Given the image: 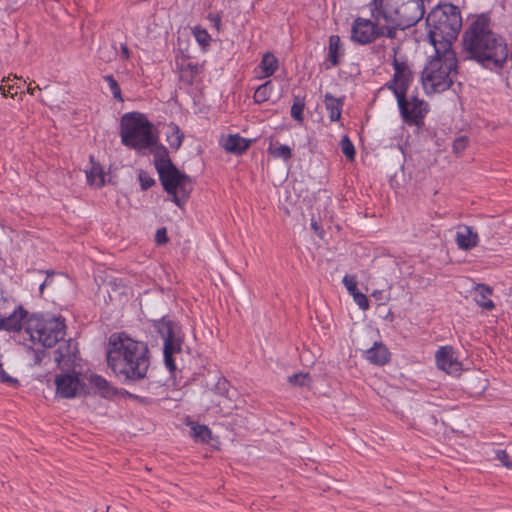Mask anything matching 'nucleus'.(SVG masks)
Segmentation results:
<instances>
[{"label": "nucleus", "instance_id": "22", "mask_svg": "<svg viewBox=\"0 0 512 512\" xmlns=\"http://www.w3.org/2000/svg\"><path fill=\"white\" fill-rule=\"evenodd\" d=\"M88 381L101 397L111 399L117 395V389L101 375L92 374Z\"/></svg>", "mask_w": 512, "mask_h": 512}, {"label": "nucleus", "instance_id": "47", "mask_svg": "<svg viewBox=\"0 0 512 512\" xmlns=\"http://www.w3.org/2000/svg\"><path fill=\"white\" fill-rule=\"evenodd\" d=\"M42 357H43V356H40V353H39V352H35V351H34V362H40V361H42Z\"/></svg>", "mask_w": 512, "mask_h": 512}, {"label": "nucleus", "instance_id": "31", "mask_svg": "<svg viewBox=\"0 0 512 512\" xmlns=\"http://www.w3.org/2000/svg\"><path fill=\"white\" fill-rule=\"evenodd\" d=\"M191 434L195 441L208 443L211 439V430L206 425H193L191 427Z\"/></svg>", "mask_w": 512, "mask_h": 512}, {"label": "nucleus", "instance_id": "44", "mask_svg": "<svg viewBox=\"0 0 512 512\" xmlns=\"http://www.w3.org/2000/svg\"><path fill=\"white\" fill-rule=\"evenodd\" d=\"M53 274H54V272H47V276H46L45 280L39 286V291L41 294L43 293V290L45 287L51 285Z\"/></svg>", "mask_w": 512, "mask_h": 512}, {"label": "nucleus", "instance_id": "21", "mask_svg": "<svg viewBox=\"0 0 512 512\" xmlns=\"http://www.w3.org/2000/svg\"><path fill=\"white\" fill-rule=\"evenodd\" d=\"M493 289L485 284H476L474 287L473 298L478 306L482 309L491 311L495 308V304L491 299Z\"/></svg>", "mask_w": 512, "mask_h": 512}, {"label": "nucleus", "instance_id": "34", "mask_svg": "<svg viewBox=\"0 0 512 512\" xmlns=\"http://www.w3.org/2000/svg\"><path fill=\"white\" fill-rule=\"evenodd\" d=\"M2 82L5 83V84H1V86H0V90L3 94V96L6 97V96L10 95L12 98H14L18 94L24 93L21 85L18 82L14 83V84H10L9 79L7 80V82L5 80H3Z\"/></svg>", "mask_w": 512, "mask_h": 512}, {"label": "nucleus", "instance_id": "26", "mask_svg": "<svg viewBox=\"0 0 512 512\" xmlns=\"http://www.w3.org/2000/svg\"><path fill=\"white\" fill-rule=\"evenodd\" d=\"M165 135L166 141L168 142L170 148L178 150L181 147L184 139V134L177 124H168Z\"/></svg>", "mask_w": 512, "mask_h": 512}, {"label": "nucleus", "instance_id": "29", "mask_svg": "<svg viewBox=\"0 0 512 512\" xmlns=\"http://www.w3.org/2000/svg\"><path fill=\"white\" fill-rule=\"evenodd\" d=\"M273 92L274 84L271 80H267L256 88L253 95V100L256 104L265 103L270 99Z\"/></svg>", "mask_w": 512, "mask_h": 512}, {"label": "nucleus", "instance_id": "49", "mask_svg": "<svg viewBox=\"0 0 512 512\" xmlns=\"http://www.w3.org/2000/svg\"><path fill=\"white\" fill-rule=\"evenodd\" d=\"M381 294H382V292H381V291H374V292L372 293V296H373V297H375V298H377V299H381Z\"/></svg>", "mask_w": 512, "mask_h": 512}, {"label": "nucleus", "instance_id": "17", "mask_svg": "<svg viewBox=\"0 0 512 512\" xmlns=\"http://www.w3.org/2000/svg\"><path fill=\"white\" fill-rule=\"evenodd\" d=\"M279 69V60L271 52L262 55L261 61L253 69V75L256 80H264L270 78Z\"/></svg>", "mask_w": 512, "mask_h": 512}, {"label": "nucleus", "instance_id": "16", "mask_svg": "<svg viewBox=\"0 0 512 512\" xmlns=\"http://www.w3.org/2000/svg\"><path fill=\"white\" fill-rule=\"evenodd\" d=\"M435 361L437 367L447 374L458 375L462 371V363L451 346H441L435 354Z\"/></svg>", "mask_w": 512, "mask_h": 512}, {"label": "nucleus", "instance_id": "48", "mask_svg": "<svg viewBox=\"0 0 512 512\" xmlns=\"http://www.w3.org/2000/svg\"><path fill=\"white\" fill-rule=\"evenodd\" d=\"M23 86H26V90L29 94H32V87H31V83L29 84H26V81H23Z\"/></svg>", "mask_w": 512, "mask_h": 512}, {"label": "nucleus", "instance_id": "38", "mask_svg": "<svg viewBox=\"0 0 512 512\" xmlns=\"http://www.w3.org/2000/svg\"><path fill=\"white\" fill-rule=\"evenodd\" d=\"M343 285L345 286V288L347 289L348 293L352 296L353 294H355L356 292H358V289H357V278L355 275H345L343 277Z\"/></svg>", "mask_w": 512, "mask_h": 512}, {"label": "nucleus", "instance_id": "41", "mask_svg": "<svg viewBox=\"0 0 512 512\" xmlns=\"http://www.w3.org/2000/svg\"><path fill=\"white\" fill-rule=\"evenodd\" d=\"M468 140L465 136H460L455 139L453 143V150L455 153H461L467 147Z\"/></svg>", "mask_w": 512, "mask_h": 512}, {"label": "nucleus", "instance_id": "7", "mask_svg": "<svg viewBox=\"0 0 512 512\" xmlns=\"http://www.w3.org/2000/svg\"><path fill=\"white\" fill-rule=\"evenodd\" d=\"M155 167L163 189L171 196V201L182 208L193 189L191 177L176 168L169 158L156 160Z\"/></svg>", "mask_w": 512, "mask_h": 512}, {"label": "nucleus", "instance_id": "8", "mask_svg": "<svg viewBox=\"0 0 512 512\" xmlns=\"http://www.w3.org/2000/svg\"><path fill=\"white\" fill-rule=\"evenodd\" d=\"M0 330L13 333V338L18 344L25 346L27 350L32 349L29 344L32 342L29 312L21 305L15 307L9 315L0 313Z\"/></svg>", "mask_w": 512, "mask_h": 512}, {"label": "nucleus", "instance_id": "40", "mask_svg": "<svg viewBox=\"0 0 512 512\" xmlns=\"http://www.w3.org/2000/svg\"><path fill=\"white\" fill-rule=\"evenodd\" d=\"M496 458L501 462L503 466L512 470V457L507 450H497Z\"/></svg>", "mask_w": 512, "mask_h": 512}, {"label": "nucleus", "instance_id": "46", "mask_svg": "<svg viewBox=\"0 0 512 512\" xmlns=\"http://www.w3.org/2000/svg\"><path fill=\"white\" fill-rule=\"evenodd\" d=\"M120 50H121V57L125 60H128L130 58V50L127 47V45L121 44Z\"/></svg>", "mask_w": 512, "mask_h": 512}, {"label": "nucleus", "instance_id": "23", "mask_svg": "<svg viewBox=\"0 0 512 512\" xmlns=\"http://www.w3.org/2000/svg\"><path fill=\"white\" fill-rule=\"evenodd\" d=\"M251 140L241 137L238 134L229 135L223 142V147L226 151L241 154L246 151L250 145Z\"/></svg>", "mask_w": 512, "mask_h": 512}, {"label": "nucleus", "instance_id": "3", "mask_svg": "<svg viewBox=\"0 0 512 512\" xmlns=\"http://www.w3.org/2000/svg\"><path fill=\"white\" fill-rule=\"evenodd\" d=\"M370 10L373 19L391 27L393 35L396 29L415 25L425 13L423 0H373Z\"/></svg>", "mask_w": 512, "mask_h": 512}, {"label": "nucleus", "instance_id": "14", "mask_svg": "<svg viewBox=\"0 0 512 512\" xmlns=\"http://www.w3.org/2000/svg\"><path fill=\"white\" fill-rule=\"evenodd\" d=\"M394 75L393 79L386 84L396 97V100L407 97L406 93L410 87L413 76L412 72L404 60L394 57L393 60Z\"/></svg>", "mask_w": 512, "mask_h": 512}, {"label": "nucleus", "instance_id": "11", "mask_svg": "<svg viewBox=\"0 0 512 512\" xmlns=\"http://www.w3.org/2000/svg\"><path fill=\"white\" fill-rule=\"evenodd\" d=\"M34 320H36L35 316ZM65 329V322L62 317L48 316L42 320L37 319L36 332L38 341L44 347H52L63 339Z\"/></svg>", "mask_w": 512, "mask_h": 512}, {"label": "nucleus", "instance_id": "35", "mask_svg": "<svg viewBox=\"0 0 512 512\" xmlns=\"http://www.w3.org/2000/svg\"><path fill=\"white\" fill-rule=\"evenodd\" d=\"M340 146L342 153L346 156L347 160L353 161L355 159V147L347 135L342 137Z\"/></svg>", "mask_w": 512, "mask_h": 512}, {"label": "nucleus", "instance_id": "39", "mask_svg": "<svg viewBox=\"0 0 512 512\" xmlns=\"http://www.w3.org/2000/svg\"><path fill=\"white\" fill-rule=\"evenodd\" d=\"M354 302L357 304V306L363 310L366 311L369 309V300L365 294L358 291L355 294L352 295Z\"/></svg>", "mask_w": 512, "mask_h": 512}, {"label": "nucleus", "instance_id": "27", "mask_svg": "<svg viewBox=\"0 0 512 512\" xmlns=\"http://www.w3.org/2000/svg\"><path fill=\"white\" fill-rule=\"evenodd\" d=\"M156 328L163 340L175 337L178 334V326L170 319L162 318L157 322Z\"/></svg>", "mask_w": 512, "mask_h": 512}, {"label": "nucleus", "instance_id": "25", "mask_svg": "<svg viewBox=\"0 0 512 512\" xmlns=\"http://www.w3.org/2000/svg\"><path fill=\"white\" fill-rule=\"evenodd\" d=\"M324 104L326 110L329 112V119L332 122L338 121L342 114L343 100L330 93H326L324 96Z\"/></svg>", "mask_w": 512, "mask_h": 512}, {"label": "nucleus", "instance_id": "20", "mask_svg": "<svg viewBox=\"0 0 512 512\" xmlns=\"http://www.w3.org/2000/svg\"><path fill=\"white\" fill-rule=\"evenodd\" d=\"M164 341V347H163V354H164V362L166 367L173 371L176 368V364L173 358V355L176 353L181 352L182 347V338L177 335L175 337L163 340Z\"/></svg>", "mask_w": 512, "mask_h": 512}, {"label": "nucleus", "instance_id": "13", "mask_svg": "<svg viewBox=\"0 0 512 512\" xmlns=\"http://www.w3.org/2000/svg\"><path fill=\"white\" fill-rule=\"evenodd\" d=\"M56 395L61 398H74L85 395L86 385L79 373H62L55 377Z\"/></svg>", "mask_w": 512, "mask_h": 512}, {"label": "nucleus", "instance_id": "33", "mask_svg": "<svg viewBox=\"0 0 512 512\" xmlns=\"http://www.w3.org/2000/svg\"><path fill=\"white\" fill-rule=\"evenodd\" d=\"M192 34L196 42L203 48H206L210 45L211 36L209 35L206 29L200 26H196L192 29Z\"/></svg>", "mask_w": 512, "mask_h": 512}, {"label": "nucleus", "instance_id": "42", "mask_svg": "<svg viewBox=\"0 0 512 512\" xmlns=\"http://www.w3.org/2000/svg\"><path fill=\"white\" fill-rule=\"evenodd\" d=\"M139 181L143 190H147L155 184L154 179L146 173L139 174Z\"/></svg>", "mask_w": 512, "mask_h": 512}, {"label": "nucleus", "instance_id": "5", "mask_svg": "<svg viewBox=\"0 0 512 512\" xmlns=\"http://www.w3.org/2000/svg\"><path fill=\"white\" fill-rule=\"evenodd\" d=\"M435 55L430 58L422 72V83L428 93L447 90L457 74V59L452 48L434 47Z\"/></svg>", "mask_w": 512, "mask_h": 512}, {"label": "nucleus", "instance_id": "18", "mask_svg": "<svg viewBox=\"0 0 512 512\" xmlns=\"http://www.w3.org/2000/svg\"><path fill=\"white\" fill-rule=\"evenodd\" d=\"M455 241L459 249L468 251L478 245L479 236L472 227L467 225H459L457 227Z\"/></svg>", "mask_w": 512, "mask_h": 512}, {"label": "nucleus", "instance_id": "19", "mask_svg": "<svg viewBox=\"0 0 512 512\" xmlns=\"http://www.w3.org/2000/svg\"><path fill=\"white\" fill-rule=\"evenodd\" d=\"M344 56V49L338 35H331L327 49V55L323 62L326 70H329L340 64L341 58Z\"/></svg>", "mask_w": 512, "mask_h": 512}, {"label": "nucleus", "instance_id": "10", "mask_svg": "<svg viewBox=\"0 0 512 512\" xmlns=\"http://www.w3.org/2000/svg\"><path fill=\"white\" fill-rule=\"evenodd\" d=\"M236 390L231 388L228 380L219 377L213 389L210 391V405L208 410L222 416L229 415L235 408L234 397Z\"/></svg>", "mask_w": 512, "mask_h": 512}, {"label": "nucleus", "instance_id": "24", "mask_svg": "<svg viewBox=\"0 0 512 512\" xmlns=\"http://www.w3.org/2000/svg\"><path fill=\"white\" fill-rule=\"evenodd\" d=\"M366 359L376 365H384L389 361L390 353L381 343H375L365 352Z\"/></svg>", "mask_w": 512, "mask_h": 512}, {"label": "nucleus", "instance_id": "15", "mask_svg": "<svg viewBox=\"0 0 512 512\" xmlns=\"http://www.w3.org/2000/svg\"><path fill=\"white\" fill-rule=\"evenodd\" d=\"M53 359L56 366L62 371L74 369L80 360L77 343L72 339L61 342L53 351Z\"/></svg>", "mask_w": 512, "mask_h": 512}, {"label": "nucleus", "instance_id": "43", "mask_svg": "<svg viewBox=\"0 0 512 512\" xmlns=\"http://www.w3.org/2000/svg\"><path fill=\"white\" fill-rule=\"evenodd\" d=\"M167 230L166 228H160L156 231L155 234V242L158 245H164L168 242Z\"/></svg>", "mask_w": 512, "mask_h": 512}, {"label": "nucleus", "instance_id": "4", "mask_svg": "<svg viewBox=\"0 0 512 512\" xmlns=\"http://www.w3.org/2000/svg\"><path fill=\"white\" fill-rule=\"evenodd\" d=\"M428 37L433 47L452 48L462 27L460 10L453 4H444L431 10L426 18Z\"/></svg>", "mask_w": 512, "mask_h": 512}, {"label": "nucleus", "instance_id": "1", "mask_svg": "<svg viewBox=\"0 0 512 512\" xmlns=\"http://www.w3.org/2000/svg\"><path fill=\"white\" fill-rule=\"evenodd\" d=\"M107 366L114 376L125 382L146 377L150 366L149 349L145 342L135 340L126 333H113L108 340Z\"/></svg>", "mask_w": 512, "mask_h": 512}, {"label": "nucleus", "instance_id": "37", "mask_svg": "<svg viewBox=\"0 0 512 512\" xmlns=\"http://www.w3.org/2000/svg\"><path fill=\"white\" fill-rule=\"evenodd\" d=\"M311 382V378L307 373H296L289 377V383L295 386H307Z\"/></svg>", "mask_w": 512, "mask_h": 512}, {"label": "nucleus", "instance_id": "30", "mask_svg": "<svg viewBox=\"0 0 512 512\" xmlns=\"http://www.w3.org/2000/svg\"><path fill=\"white\" fill-rule=\"evenodd\" d=\"M87 181L91 186L102 187L105 183V173L103 168L93 163L90 170L86 172Z\"/></svg>", "mask_w": 512, "mask_h": 512}, {"label": "nucleus", "instance_id": "12", "mask_svg": "<svg viewBox=\"0 0 512 512\" xmlns=\"http://www.w3.org/2000/svg\"><path fill=\"white\" fill-rule=\"evenodd\" d=\"M400 115L409 126H421L428 113V104L417 97H404L397 100Z\"/></svg>", "mask_w": 512, "mask_h": 512}, {"label": "nucleus", "instance_id": "2", "mask_svg": "<svg viewBox=\"0 0 512 512\" xmlns=\"http://www.w3.org/2000/svg\"><path fill=\"white\" fill-rule=\"evenodd\" d=\"M463 47L469 58L490 71L504 68L509 57L505 40L492 31L485 15L478 16L465 31Z\"/></svg>", "mask_w": 512, "mask_h": 512}, {"label": "nucleus", "instance_id": "45", "mask_svg": "<svg viewBox=\"0 0 512 512\" xmlns=\"http://www.w3.org/2000/svg\"><path fill=\"white\" fill-rule=\"evenodd\" d=\"M209 19L213 22L214 27L217 30H220L221 27V17L218 14H210Z\"/></svg>", "mask_w": 512, "mask_h": 512}, {"label": "nucleus", "instance_id": "9", "mask_svg": "<svg viewBox=\"0 0 512 512\" xmlns=\"http://www.w3.org/2000/svg\"><path fill=\"white\" fill-rule=\"evenodd\" d=\"M380 36H387L392 38L391 27H387V24L383 20L371 21L363 17H357L351 27V39L358 44H369L375 41Z\"/></svg>", "mask_w": 512, "mask_h": 512}, {"label": "nucleus", "instance_id": "32", "mask_svg": "<svg viewBox=\"0 0 512 512\" xmlns=\"http://www.w3.org/2000/svg\"><path fill=\"white\" fill-rule=\"evenodd\" d=\"M305 108V99L299 95L294 96L293 104L291 106V117L297 122L302 123L304 120L303 111Z\"/></svg>", "mask_w": 512, "mask_h": 512}, {"label": "nucleus", "instance_id": "36", "mask_svg": "<svg viewBox=\"0 0 512 512\" xmlns=\"http://www.w3.org/2000/svg\"><path fill=\"white\" fill-rule=\"evenodd\" d=\"M104 80L107 83L113 97L116 100L122 102L123 97H122L121 88H120L118 82L115 80V78L112 75H106V76H104Z\"/></svg>", "mask_w": 512, "mask_h": 512}, {"label": "nucleus", "instance_id": "28", "mask_svg": "<svg viewBox=\"0 0 512 512\" xmlns=\"http://www.w3.org/2000/svg\"><path fill=\"white\" fill-rule=\"evenodd\" d=\"M267 152L273 158L282 159L283 161H287L292 157V149L288 145L274 143L272 141L269 143Z\"/></svg>", "mask_w": 512, "mask_h": 512}, {"label": "nucleus", "instance_id": "6", "mask_svg": "<svg viewBox=\"0 0 512 512\" xmlns=\"http://www.w3.org/2000/svg\"><path fill=\"white\" fill-rule=\"evenodd\" d=\"M120 136L124 146L137 151L145 150L157 141L152 123L140 112H129L121 117Z\"/></svg>", "mask_w": 512, "mask_h": 512}]
</instances>
